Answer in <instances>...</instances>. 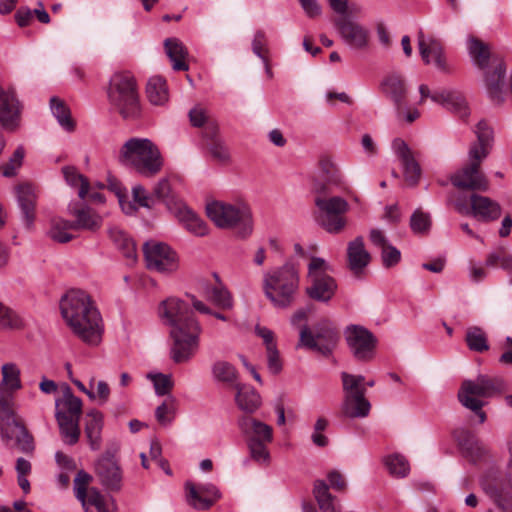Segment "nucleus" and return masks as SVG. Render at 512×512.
<instances>
[{
  "instance_id": "6ab92c4d",
  "label": "nucleus",
  "mask_w": 512,
  "mask_h": 512,
  "mask_svg": "<svg viewBox=\"0 0 512 512\" xmlns=\"http://www.w3.org/2000/svg\"><path fill=\"white\" fill-rule=\"evenodd\" d=\"M419 92L421 95L420 103H423L427 98H430L433 102L441 104L463 120H465L470 114L467 102L459 92L448 90L431 92L429 87L425 84H421L419 86Z\"/></svg>"
},
{
  "instance_id": "603ef678",
  "label": "nucleus",
  "mask_w": 512,
  "mask_h": 512,
  "mask_svg": "<svg viewBox=\"0 0 512 512\" xmlns=\"http://www.w3.org/2000/svg\"><path fill=\"white\" fill-rule=\"evenodd\" d=\"M64 178L71 187H79L78 196L85 199L89 191V182L86 177L80 174L76 168L65 166L62 168Z\"/></svg>"
},
{
  "instance_id": "e2e57ef3",
  "label": "nucleus",
  "mask_w": 512,
  "mask_h": 512,
  "mask_svg": "<svg viewBox=\"0 0 512 512\" xmlns=\"http://www.w3.org/2000/svg\"><path fill=\"white\" fill-rule=\"evenodd\" d=\"M24 158V149L23 147H18L13 155L10 157L9 162L3 167V175L5 177H11L16 174V170L22 165V161Z\"/></svg>"
},
{
  "instance_id": "37998d69",
  "label": "nucleus",
  "mask_w": 512,
  "mask_h": 512,
  "mask_svg": "<svg viewBox=\"0 0 512 512\" xmlns=\"http://www.w3.org/2000/svg\"><path fill=\"white\" fill-rule=\"evenodd\" d=\"M314 496L322 512H340L335 498L329 493V486L323 480H317L313 489Z\"/></svg>"
},
{
  "instance_id": "39448f33",
  "label": "nucleus",
  "mask_w": 512,
  "mask_h": 512,
  "mask_svg": "<svg viewBox=\"0 0 512 512\" xmlns=\"http://www.w3.org/2000/svg\"><path fill=\"white\" fill-rule=\"evenodd\" d=\"M298 287V271L292 264H285L276 270L264 274V294L277 308L291 306Z\"/></svg>"
},
{
  "instance_id": "bb28decb",
  "label": "nucleus",
  "mask_w": 512,
  "mask_h": 512,
  "mask_svg": "<svg viewBox=\"0 0 512 512\" xmlns=\"http://www.w3.org/2000/svg\"><path fill=\"white\" fill-rule=\"evenodd\" d=\"M381 89L383 94L393 102L396 113L401 115L407 101V88L403 76L397 73L387 75L381 82Z\"/></svg>"
},
{
  "instance_id": "7ed1b4c3",
  "label": "nucleus",
  "mask_w": 512,
  "mask_h": 512,
  "mask_svg": "<svg viewBox=\"0 0 512 512\" xmlns=\"http://www.w3.org/2000/svg\"><path fill=\"white\" fill-rule=\"evenodd\" d=\"M63 319L83 342L97 345L101 340V315L90 296L81 290H70L60 301Z\"/></svg>"
},
{
  "instance_id": "1a4fd4ad",
  "label": "nucleus",
  "mask_w": 512,
  "mask_h": 512,
  "mask_svg": "<svg viewBox=\"0 0 512 512\" xmlns=\"http://www.w3.org/2000/svg\"><path fill=\"white\" fill-rule=\"evenodd\" d=\"M507 450L504 474L488 470L480 479L482 490L501 512H512V434L507 441Z\"/></svg>"
},
{
  "instance_id": "338daca9",
  "label": "nucleus",
  "mask_w": 512,
  "mask_h": 512,
  "mask_svg": "<svg viewBox=\"0 0 512 512\" xmlns=\"http://www.w3.org/2000/svg\"><path fill=\"white\" fill-rule=\"evenodd\" d=\"M507 251L504 246H499L488 253L485 265L486 267L496 268L501 267L503 269V262H505Z\"/></svg>"
},
{
  "instance_id": "a18cd8bd",
  "label": "nucleus",
  "mask_w": 512,
  "mask_h": 512,
  "mask_svg": "<svg viewBox=\"0 0 512 512\" xmlns=\"http://www.w3.org/2000/svg\"><path fill=\"white\" fill-rule=\"evenodd\" d=\"M71 230H75L71 221L63 218H53L48 235L55 242L67 243L73 239V235L70 233Z\"/></svg>"
},
{
  "instance_id": "0e129e2a",
  "label": "nucleus",
  "mask_w": 512,
  "mask_h": 512,
  "mask_svg": "<svg viewBox=\"0 0 512 512\" xmlns=\"http://www.w3.org/2000/svg\"><path fill=\"white\" fill-rule=\"evenodd\" d=\"M207 145L209 152L211 153L213 158L221 162H226L229 160V150L221 139H216L213 140L212 142H208Z\"/></svg>"
},
{
  "instance_id": "c85d7f7f",
  "label": "nucleus",
  "mask_w": 512,
  "mask_h": 512,
  "mask_svg": "<svg viewBox=\"0 0 512 512\" xmlns=\"http://www.w3.org/2000/svg\"><path fill=\"white\" fill-rule=\"evenodd\" d=\"M16 194L22 221L27 229H31L36 218L37 194L35 188L28 183L20 184L16 187Z\"/></svg>"
},
{
  "instance_id": "bf43d9fd",
  "label": "nucleus",
  "mask_w": 512,
  "mask_h": 512,
  "mask_svg": "<svg viewBox=\"0 0 512 512\" xmlns=\"http://www.w3.org/2000/svg\"><path fill=\"white\" fill-rule=\"evenodd\" d=\"M175 402V398L169 395L162 404L156 408L155 417L160 424L168 425L171 423L175 412Z\"/></svg>"
},
{
  "instance_id": "8fccbe9b",
  "label": "nucleus",
  "mask_w": 512,
  "mask_h": 512,
  "mask_svg": "<svg viewBox=\"0 0 512 512\" xmlns=\"http://www.w3.org/2000/svg\"><path fill=\"white\" fill-rule=\"evenodd\" d=\"M110 238L123 255L130 260H135L136 250L133 240L120 229L113 228L109 231Z\"/></svg>"
},
{
  "instance_id": "7c9ffc66",
  "label": "nucleus",
  "mask_w": 512,
  "mask_h": 512,
  "mask_svg": "<svg viewBox=\"0 0 512 512\" xmlns=\"http://www.w3.org/2000/svg\"><path fill=\"white\" fill-rule=\"evenodd\" d=\"M348 267L354 275H360L371 260L370 253L365 249L361 236L348 243L347 247Z\"/></svg>"
},
{
  "instance_id": "680f3d73",
  "label": "nucleus",
  "mask_w": 512,
  "mask_h": 512,
  "mask_svg": "<svg viewBox=\"0 0 512 512\" xmlns=\"http://www.w3.org/2000/svg\"><path fill=\"white\" fill-rule=\"evenodd\" d=\"M431 226V219L428 213L417 209L410 218V227L414 233H426Z\"/></svg>"
},
{
  "instance_id": "473e14b6",
  "label": "nucleus",
  "mask_w": 512,
  "mask_h": 512,
  "mask_svg": "<svg viewBox=\"0 0 512 512\" xmlns=\"http://www.w3.org/2000/svg\"><path fill=\"white\" fill-rule=\"evenodd\" d=\"M104 424V416L103 414L96 410L92 409L86 414V422H85V434L89 442V446L92 450H99L102 442V429Z\"/></svg>"
},
{
  "instance_id": "4468645a",
  "label": "nucleus",
  "mask_w": 512,
  "mask_h": 512,
  "mask_svg": "<svg viewBox=\"0 0 512 512\" xmlns=\"http://www.w3.org/2000/svg\"><path fill=\"white\" fill-rule=\"evenodd\" d=\"M315 205L319 209L318 224L328 233L338 234L346 226L345 214L349 210L348 202L339 196L316 195Z\"/></svg>"
},
{
  "instance_id": "a19ab883",
  "label": "nucleus",
  "mask_w": 512,
  "mask_h": 512,
  "mask_svg": "<svg viewBox=\"0 0 512 512\" xmlns=\"http://www.w3.org/2000/svg\"><path fill=\"white\" fill-rule=\"evenodd\" d=\"M178 219L185 228L196 236L207 234L206 223L190 208L183 206L178 210Z\"/></svg>"
},
{
  "instance_id": "dca6fc26",
  "label": "nucleus",
  "mask_w": 512,
  "mask_h": 512,
  "mask_svg": "<svg viewBox=\"0 0 512 512\" xmlns=\"http://www.w3.org/2000/svg\"><path fill=\"white\" fill-rule=\"evenodd\" d=\"M344 337L352 355L358 361H370L375 354L377 338L361 325H349L344 330Z\"/></svg>"
},
{
  "instance_id": "49530a36",
  "label": "nucleus",
  "mask_w": 512,
  "mask_h": 512,
  "mask_svg": "<svg viewBox=\"0 0 512 512\" xmlns=\"http://www.w3.org/2000/svg\"><path fill=\"white\" fill-rule=\"evenodd\" d=\"M475 134L477 136V142L472 144L470 148H476L480 155L485 152L486 158L491 149L493 130L484 120H481L476 125Z\"/></svg>"
},
{
  "instance_id": "09e8293b",
  "label": "nucleus",
  "mask_w": 512,
  "mask_h": 512,
  "mask_svg": "<svg viewBox=\"0 0 512 512\" xmlns=\"http://www.w3.org/2000/svg\"><path fill=\"white\" fill-rule=\"evenodd\" d=\"M92 480V475H90L85 470H79L74 478V496L81 503L82 506H85V501H87V498L90 496V484Z\"/></svg>"
},
{
  "instance_id": "5701e85b",
  "label": "nucleus",
  "mask_w": 512,
  "mask_h": 512,
  "mask_svg": "<svg viewBox=\"0 0 512 512\" xmlns=\"http://www.w3.org/2000/svg\"><path fill=\"white\" fill-rule=\"evenodd\" d=\"M21 108L15 89L0 85V125L3 129L14 131L19 126Z\"/></svg>"
},
{
  "instance_id": "ddd939ff",
  "label": "nucleus",
  "mask_w": 512,
  "mask_h": 512,
  "mask_svg": "<svg viewBox=\"0 0 512 512\" xmlns=\"http://www.w3.org/2000/svg\"><path fill=\"white\" fill-rule=\"evenodd\" d=\"M339 340V333L328 319L319 320L312 328L304 325L299 334V347L318 352L328 357L332 354Z\"/></svg>"
},
{
  "instance_id": "69168bd1",
  "label": "nucleus",
  "mask_w": 512,
  "mask_h": 512,
  "mask_svg": "<svg viewBox=\"0 0 512 512\" xmlns=\"http://www.w3.org/2000/svg\"><path fill=\"white\" fill-rule=\"evenodd\" d=\"M153 195L155 199L163 202L172 200V190L170 182L167 178L160 179L153 188Z\"/></svg>"
},
{
  "instance_id": "774afa93",
  "label": "nucleus",
  "mask_w": 512,
  "mask_h": 512,
  "mask_svg": "<svg viewBox=\"0 0 512 512\" xmlns=\"http://www.w3.org/2000/svg\"><path fill=\"white\" fill-rule=\"evenodd\" d=\"M381 257L383 265L389 268L399 263L401 259V253L396 247L388 244L382 248Z\"/></svg>"
},
{
  "instance_id": "3c124183",
  "label": "nucleus",
  "mask_w": 512,
  "mask_h": 512,
  "mask_svg": "<svg viewBox=\"0 0 512 512\" xmlns=\"http://www.w3.org/2000/svg\"><path fill=\"white\" fill-rule=\"evenodd\" d=\"M383 462L392 477L404 478L410 472V465L408 460L400 454H392L386 456Z\"/></svg>"
},
{
  "instance_id": "c756f323",
  "label": "nucleus",
  "mask_w": 512,
  "mask_h": 512,
  "mask_svg": "<svg viewBox=\"0 0 512 512\" xmlns=\"http://www.w3.org/2000/svg\"><path fill=\"white\" fill-rule=\"evenodd\" d=\"M238 427L245 436L246 441L272 442V427L251 416H242L238 420Z\"/></svg>"
},
{
  "instance_id": "13d9d810",
  "label": "nucleus",
  "mask_w": 512,
  "mask_h": 512,
  "mask_svg": "<svg viewBox=\"0 0 512 512\" xmlns=\"http://www.w3.org/2000/svg\"><path fill=\"white\" fill-rule=\"evenodd\" d=\"M132 199L133 201H130L135 207L136 211L139 207L143 208H152L155 204V198L154 195L150 194L144 186L137 184L133 186L132 188Z\"/></svg>"
},
{
  "instance_id": "c9c22d12",
  "label": "nucleus",
  "mask_w": 512,
  "mask_h": 512,
  "mask_svg": "<svg viewBox=\"0 0 512 512\" xmlns=\"http://www.w3.org/2000/svg\"><path fill=\"white\" fill-rule=\"evenodd\" d=\"M235 390V401L241 410L247 413H253L259 408L261 398L253 387L241 384Z\"/></svg>"
},
{
  "instance_id": "393cba45",
  "label": "nucleus",
  "mask_w": 512,
  "mask_h": 512,
  "mask_svg": "<svg viewBox=\"0 0 512 512\" xmlns=\"http://www.w3.org/2000/svg\"><path fill=\"white\" fill-rule=\"evenodd\" d=\"M505 72L506 68L500 59L493 58L490 68L485 72V89L495 103H501L505 95Z\"/></svg>"
},
{
  "instance_id": "f3484780",
  "label": "nucleus",
  "mask_w": 512,
  "mask_h": 512,
  "mask_svg": "<svg viewBox=\"0 0 512 512\" xmlns=\"http://www.w3.org/2000/svg\"><path fill=\"white\" fill-rule=\"evenodd\" d=\"M144 257L148 269L161 273H171L178 268V257L175 251L165 243L146 242L143 246Z\"/></svg>"
},
{
  "instance_id": "2f4dec72",
  "label": "nucleus",
  "mask_w": 512,
  "mask_h": 512,
  "mask_svg": "<svg viewBox=\"0 0 512 512\" xmlns=\"http://www.w3.org/2000/svg\"><path fill=\"white\" fill-rule=\"evenodd\" d=\"M324 172L321 179L313 183V191L317 195H331L334 187H340L343 183V175L338 168L326 163L323 166Z\"/></svg>"
},
{
  "instance_id": "9b49d317",
  "label": "nucleus",
  "mask_w": 512,
  "mask_h": 512,
  "mask_svg": "<svg viewBox=\"0 0 512 512\" xmlns=\"http://www.w3.org/2000/svg\"><path fill=\"white\" fill-rule=\"evenodd\" d=\"M307 268L306 295L318 302H329L337 291L336 280L331 275V265L325 259L313 256Z\"/></svg>"
},
{
  "instance_id": "a878e982",
  "label": "nucleus",
  "mask_w": 512,
  "mask_h": 512,
  "mask_svg": "<svg viewBox=\"0 0 512 512\" xmlns=\"http://www.w3.org/2000/svg\"><path fill=\"white\" fill-rule=\"evenodd\" d=\"M186 490L189 505L197 510L209 509L221 497L219 490L213 484L195 485L187 482Z\"/></svg>"
},
{
  "instance_id": "aec40b11",
  "label": "nucleus",
  "mask_w": 512,
  "mask_h": 512,
  "mask_svg": "<svg viewBox=\"0 0 512 512\" xmlns=\"http://www.w3.org/2000/svg\"><path fill=\"white\" fill-rule=\"evenodd\" d=\"M418 49L423 62L427 65L433 64L437 70L443 73H450L451 66L448 64L441 42L432 37L425 36L422 29L417 35Z\"/></svg>"
},
{
  "instance_id": "de8ad7c7",
  "label": "nucleus",
  "mask_w": 512,
  "mask_h": 512,
  "mask_svg": "<svg viewBox=\"0 0 512 512\" xmlns=\"http://www.w3.org/2000/svg\"><path fill=\"white\" fill-rule=\"evenodd\" d=\"M465 341L471 351L482 353L489 349L487 334L478 326L467 329Z\"/></svg>"
},
{
  "instance_id": "4d7b16f0",
  "label": "nucleus",
  "mask_w": 512,
  "mask_h": 512,
  "mask_svg": "<svg viewBox=\"0 0 512 512\" xmlns=\"http://www.w3.org/2000/svg\"><path fill=\"white\" fill-rule=\"evenodd\" d=\"M23 326L22 318L15 311L0 303V330L20 329Z\"/></svg>"
},
{
  "instance_id": "9d476101",
  "label": "nucleus",
  "mask_w": 512,
  "mask_h": 512,
  "mask_svg": "<svg viewBox=\"0 0 512 512\" xmlns=\"http://www.w3.org/2000/svg\"><path fill=\"white\" fill-rule=\"evenodd\" d=\"M81 415L82 400L75 396L71 389L67 387L62 398L55 401V418L59 426L60 435L68 445H74L79 441Z\"/></svg>"
},
{
  "instance_id": "2eb2a0df",
  "label": "nucleus",
  "mask_w": 512,
  "mask_h": 512,
  "mask_svg": "<svg viewBox=\"0 0 512 512\" xmlns=\"http://www.w3.org/2000/svg\"><path fill=\"white\" fill-rule=\"evenodd\" d=\"M468 158V164L452 175V184L460 189L487 191L489 188L488 180L480 171V165L485 159V152L480 155L476 148H470Z\"/></svg>"
},
{
  "instance_id": "0eeeda50",
  "label": "nucleus",
  "mask_w": 512,
  "mask_h": 512,
  "mask_svg": "<svg viewBox=\"0 0 512 512\" xmlns=\"http://www.w3.org/2000/svg\"><path fill=\"white\" fill-rule=\"evenodd\" d=\"M108 99L124 119H136L141 114L136 80L129 72L115 73L111 77Z\"/></svg>"
},
{
  "instance_id": "a211bd4d",
  "label": "nucleus",
  "mask_w": 512,
  "mask_h": 512,
  "mask_svg": "<svg viewBox=\"0 0 512 512\" xmlns=\"http://www.w3.org/2000/svg\"><path fill=\"white\" fill-rule=\"evenodd\" d=\"M94 473L105 490L119 492L122 489L123 471L112 452L106 451L96 460Z\"/></svg>"
},
{
  "instance_id": "864d4df0",
  "label": "nucleus",
  "mask_w": 512,
  "mask_h": 512,
  "mask_svg": "<svg viewBox=\"0 0 512 512\" xmlns=\"http://www.w3.org/2000/svg\"><path fill=\"white\" fill-rule=\"evenodd\" d=\"M107 187L110 191L115 193L122 210L126 214H133L136 212V207L127 200V189L122 185L120 181H118L116 178L110 177L108 178Z\"/></svg>"
},
{
  "instance_id": "4be33fe9",
  "label": "nucleus",
  "mask_w": 512,
  "mask_h": 512,
  "mask_svg": "<svg viewBox=\"0 0 512 512\" xmlns=\"http://www.w3.org/2000/svg\"><path fill=\"white\" fill-rule=\"evenodd\" d=\"M455 437L463 456L476 464L492 460L491 450L482 443L471 431L459 429Z\"/></svg>"
},
{
  "instance_id": "052dcab7",
  "label": "nucleus",
  "mask_w": 512,
  "mask_h": 512,
  "mask_svg": "<svg viewBox=\"0 0 512 512\" xmlns=\"http://www.w3.org/2000/svg\"><path fill=\"white\" fill-rule=\"evenodd\" d=\"M147 378L152 381L155 393L158 396L169 394L173 388V380L170 375H165L162 373L148 374Z\"/></svg>"
},
{
  "instance_id": "b1692460",
  "label": "nucleus",
  "mask_w": 512,
  "mask_h": 512,
  "mask_svg": "<svg viewBox=\"0 0 512 512\" xmlns=\"http://www.w3.org/2000/svg\"><path fill=\"white\" fill-rule=\"evenodd\" d=\"M470 210L467 206L457 203L456 208L460 213H471L476 219L491 222L497 220L501 215V206L498 202L489 197L472 194L470 196Z\"/></svg>"
},
{
  "instance_id": "412c9836",
  "label": "nucleus",
  "mask_w": 512,
  "mask_h": 512,
  "mask_svg": "<svg viewBox=\"0 0 512 512\" xmlns=\"http://www.w3.org/2000/svg\"><path fill=\"white\" fill-rule=\"evenodd\" d=\"M334 25L347 45L355 49L367 47L369 41L368 30L349 15H339L334 19Z\"/></svg>"
},
{
  "instance_id": "58836bf2",
  "label": "nucleus",
  "mask_w": 512,
  "mask_h": 512,
  "mask_svg": "<svg viewBox=\"0 0 512 512\" xmlns=\"http://www.w3.org/2000/svg\"><path fill=\"white\" fill-rule=\"evenodd\" d=\"M50 109L58 124L66 132H73L76 128V122L71 116V111L66 103L60 98L54 96L50 99Z\"/></svg>"
},
{
  "instance_id": "5fc2aeb1",
  "label": "nucleus",
  "mask_w": 512,
  "mask_h": 512,
  "mask_svg": "<svg viewBox=\"0 0 512 512\" xmlns=\"http://www.w3.org/2000/svg\"><path fill=\"white\" fill-rule=\"evenodd\" d=\"M246 442L251 459L261 466H268L271 458L267 445L270 442H261L255 440Z\"/></svg>"
},
{
  "instance_id": "f8f14e48",
  "label": "nucleus",
  "mask_w": 512,
  "mask_h": 512,
  "mask_svg": "<svg viewBox=\"0 0 512 512\" xmlns=\"http://www.w3.org/2000/svg\"><path fill=\"white\" fill-rule=\"evenodd\" d=\"M343 387V402L341 412L348 418H364L369 415L371 404L365 398L366 387L364 376L341 373Z\"/></svg>"
},
{
  "instance_id": "c03bdc74",
  "label": "nucleus",
  "mask_w": 512,
  "mask_h": 512,
  "mask_svg": "<svg viewBox=\"0 0 512 512\" xmlns=\"http://www.w3.org/2000/svg\"><path fill=\"white\" fill-rule=\"evenodd\" d=\"M468 51L474 62L479 68L484 69L490 62L489 46L481 40L470 37L468 40Z\"/></svg>"
},
{
  "instance_id": "cd10ccee",
  "label": "nucleus",
  "mask_w": 512,
  "mask_h": 512,
  "mask_svg": "<svg viewBox=\"0 0 512 512\" xmlns=\"http://www.w3.org/2000/svg\"><path fill=\"white\" fill-rule=\"evenodd\" d=\"M392 149L402 163L405 180L410 185H416L421 175V168L407 143L400 138H396L392 142Z\"/></svg>"
},
{
  "instance_id": "79ce46f5",
  "label": "nucleus",
  "mask_w": 512,
  "mask_h": 512,
  "mask_svg": "<svg viewBox=\"0 0 512 512\" xmlns=\"http://www.w3.org/2000/svg\"><path fill=\"white\" fill-rule=\"evenodd\" d=\"M314 496L322 512H340L335 498L329 493V486L323 480H317L313 489Z\"/></svg>"
},
{
  "instance_id": "4c0bfd02",
  "label": "nucleus",
  "mask_w": 512,
  "mask_h": 512,
  "mask_svg": "<svg viewBox=\"0 0 512 512\" xmlns=\"http://www.w3.org/2000/svg\"><path fill=\"white\" fill-rule=\"evenodd\" d=\"M146 94L152 105H165L169 100L166 80L160 76L151 77L146 86Z\"/></svg>"
},
{
  "instance_id": "f257e3e1",
  "label": "nucleus",
  "mask_w": 512,
  "mask_h": 512,
  "mask_svg": "<svg viewBox=\"0 0 512 512\" xmlns=\"http://www.w3.org/2000/svg\"><path fill=\"white\" fill-rule=\"evenodd\" d=\"M158 315L170 329L173 340L171 358L176 363L187 362L198 350L202 331L190 305L179 298L170 297L160 303Z\"/></svg>"
},
{
  "instance_id": "423d86ee",
  "label": "nucleus",
  "mask_w": 512,
  "mask_h": 512,
  "mask_svg": "<svg viewBox=\"0 0 512 512\" xmlns=\"http://www.w3.org/2000/svg\"><path fill=\"white\" fill-rule=\"evenodd\" d=\"M505 390V382L498 377L479 375L475 380H465L458 391L460 403L473 411L479 423L486 421V413L482 410L485 402L481 398H491Z\"/></svg>"
},
{
  "instance_id": "6e6552de",
  "label": "nucleus",
  "mask_w": 512,
  "mask_h": 512,
  "mask_svg": "<svg viewBox=\"0 0 512 512\" xmlns=\"http://www.w3.org/2000/svg\"><path fill=\"white\" fill-rule=\"evenodd\" d=\"M206 212L217 227L222 229L237 228V235L240 238H247L253 231L251 211L243 203L232 204L214 201L207 204Z\"/></svg>"
},
{
  "instance_id": "f03ea898",
  "label": "nucleus",
  "mask_w": 512,
  "mask_h": 512,
  "mask_svg": "<svg viewBox=\"0 0 512 512\" xmlns=\"http://www.w3.org/2000/svg\"><path fill=\"white\" fill-rule=\"evenodd\" d=\"M1 375L0 437L6 444L14 441L22 453L32 455L35 450L34 438L13 408V394L22 388L21 370L16 363L7 362L1 367Z\"/></svg>"
},
{
  "instance_id": "f704fd0d",
  "label": "nucleus",
  "mask_w": 512,
  "mask_h": 512,
  "mask_svg": "<svg viewBox=\"0 0 512 512\" xmlns=\"http://www.w3.org/2000/svg\"><path fill=\"white\" fill-rule=\"evenodd\" d=\"M211 372L215 381L226 384L234 389L242 384L239 382L238 370L234 365L227 361H215L211 367Z\"/></svg>"
},
{
  "instance_id": "e433bc0d",
  "label": "nucleus",
  "mask_w": 512,
  "mask_h": 512,
  "mask_svg": "<svg viewBox=\"0 0 512 512\" xmlns=\"http://www.w3.org/2000/svg\"><path fill=\"white\" fill-rule=\"evenodd\" d=\"M85 512H116L117 507L112 497L107 498L98 488H90V496L82 506Z\"/></svg>"
},
{
  "instance_id": "ea45409f",
  "label": "nucleus",
  "mask_w": 512,
  "mask_h": 512,
  "mask_svg": "<svg viewBox=\"0 0 512 512\" xmlns=\"http://www.w3.org/2000/svg\"><path fill=\"white\" fill-rule=\"evenodd\" d=\"M73 216L75 221L71 222L75 230L86 229L95 231L102 225V217L89 207L75 210Z\"/></svg>"
},
{
  "instance_id": "20e7f679",
  "label": "nucleus",
  "mask_w": 512,
  "mask_h": 512,
  "mask_svg": "<svg viewBox=\"0 0 512 512\" xmlns=\"http://www.w3.org/2000/svg\"><path fill=\"white\" fill-rule=\"evenodd\" d=\"M118 162L146 178L154 177L163 167L160 150L148 138L128 139L119 150Z\"/></svg>"
},
{
  "instance_id": "72a5a7b5",
  "label": "nucleus",
  "mask_w": 512,
  "mask_h": 512,
  "mask_svg": "<svg viewBox=\"0 0 512 512\" xmlns=\"http://www.w3.org/2000/svg\"><path fill=\"white\" fill-rule=\"evenodd\" d=\"M164 48L166 55L172 63L175 71H187L189 66L186 62L188 50L181 40L175 37L166 38L164 40Z\"/></svg>"
},
{
  "instance_id": "6e6d98bb",
  "label": "nucleus",
  "mask_w": 512,
  "mask_h": 512,
  "mask_svg": "<svg viewBox=\"0 0 512 512\" xmlns=\"http://www.w3.org/2000/svg\"><path fill=\"white\" fill-rule=\"evenodd\" d=\"M208 299L221 309H231L233 299L230 292L222 285L214 286L207 292Z\"/></svg>"
}]
</instances>
